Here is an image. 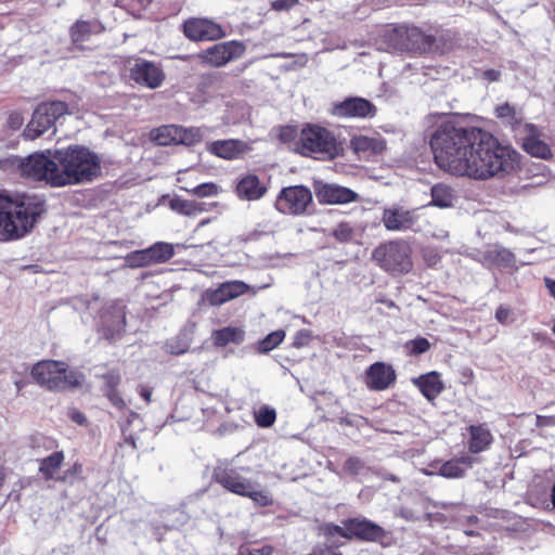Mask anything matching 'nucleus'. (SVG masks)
Here are the masks:
<instances>
[{
    "label": "nucleus",
    "instance_id": "nucleus-24",
    "mask_svg": "<svg viewBox=\"0 0 555 555\" xmlns=\"http://www.w3.org/2000/svg\"><path fill=\"white\" fill-rule=\"evenodd\" d=\"M103 335L107 339H115L126 326V312L121 306H112L102 317Z\"/></svg>",
    "mask_w": 555,
    "mask_h": 555
},
{
    "label": "nucleus",
    "instance_id": "nucleus-42",
    "mask_svg": "<svg viewBox=\"0 0 555 555\" xmlns=\"http://www.w3.org/2000/svg\"><path fill=\"white\" fill-rule=\"evenodd\" d=\"M332 235L339 243H349L354 240L356 232L354 229L348 222L338 223L333 230Z\"/></svg>",
    "mask_w": 555,
    "mask_h": 555
},
{
    "label": "nucleus",
    "instance_id": "nucleus-16",
    "mask_svg": "<svg viewBox=\"0 0 555 555\" xmlns=\"http://www.w3.org/2000/svg\"><path fill=\"white\" fill-rule=\"evenodd\" d=\"M129 66L131 78L150 89L158 88L165 79L164 72L155 63L138 59L129 63Z\"/></svg>",
    "mask_w": 555,
    "mask_h": 555
},
{
    "label": "nucleus",
    "instance_id": "nucleus-33",
    "mask_svg": "<svg viewBox=\"0 0 555 555\" xmlns=\"http://www.w3.org/2000/svg\"><path fill=\"white\" fill-rule=\"evenodd\" d=\"M351 145L357 153L379 154L385 149V143L382 139L365 135L353 138Z\"/></svg>",
    "mask_w": 555,
    "mask_h": 555
},
{
    "label": "nucleus",
    "instance_id": "nucleus-2",
    "mask_svg": "<svg viewBox=\"0 0 555 555\" xmlns=\"http://www.w3.org/2000/svg\"><path fill=\"white\" fill-rule=\"evenodd\" d=\"M47 153L15 158L12 164L24 178L43 181L53 188L89 183L102 175L100 156L86 146L70 145Z\"/></svg>",
    "mask_w": 555,
    "mask_h": 555
},
{
    "label": "nucleus",
    "instance_id": "nucleus-37",
    "mask_svg": "<svg viewBox=\"0 0 555 555\" xmlns=\"http://www.w3.org/2000/svg\"><path fill=\"white\" fill-rule=\"evenodd\" d=\"M206 128H184L178 126V144L194 145L196 143H199L203 140Z\"/></svg>",
    "mask_w": 555,
    "mask_h": 555
},
{
    "label": "nucleus",
    "instance_id": "nucleus-55",
    "mask_svg": "<svg viewBox=\"0 0 555 555\" xmlns=\"http://www.w3.org/2000/svg\"><path fill=\"white\" fill-rule=\"evenodd\" d=\"M8 122L10 128L18 129L23 125V117L17 113L11 114Z\"/></svg>",
    "mask_w": 555,
    "mask_h": 555
},
{
    "label": "nucleus",
    "instance_id": "nucleus-12",
    "mask_svg": "<svg viewBox=\"0 0 555 555\" xmlns=\"http://www.w3.org/2000/svg\"><path fill=\"white\" fill-rule=\"evenodd\" d=\"M377 113L376 106L360 96H349L332 104L331 114L339 118H373Z\"/></svg>",
    "mask_w": 555,
    "mask_h": 555
},
{
    "label": "nucleus",
    "instance_id": "nucleus-27",
    "mask_svg": "<svg viewBox=\"0 0 555 555\" xmlns=\"http://www.w3.org/2000/svg\"><path fill=\"white\" fill-rule=\"evenodd\" d=\"M413 383L418 387L423 396L430 401L436 399L444 388L437 372H430L414 378Z\"/></svg>",
    "mask_w": 555,
    "mask_h": 555
},
{
    "label": "nucleus",
    "instance_id": "nucleus-40",
    "mask_svg": "<svg viewBox=\"0 0 555 555\" xmlns=\"http://www.w3.org/2000/svg\"><path fill=\"white\" fill-rule=\"evenodd\" d=\"M285 333L284 331H275L268 334L258 344L259 352L266 353L278 347L284 339Z\"/></svg>",
    "mask_w": 555,
    "mask_h": 555
},
{
    "label": "nucleus",
    "instance_id": "nucleus-10",
    "mask_svg": "<svg viewBox=\"0 0 555 555\" xmlns=\"http://www.w3.org/2000/svg\"><path fill=\"white\" fill-rule=\"evenodd\" d=\"M312 205V193L304 185L283 188L276 196L275 207L284 215L300 216Z\"/></svg>",
    "mask_w": 555,
    "mask_h": 555
},
{
    "label": "nucleus",
    "instance_id": "nucleus-50",
    "mask_svg": "<svg viewBox=\"0 0 555 555\" xmlns=\"http://www.w3.org/2000/svg\"><path fill=\"white\" fill-rule=\"evenodd\" d=\"M511 310L505 306H500L495 311V319L501 324H507L509 322Z\"/></svg>",
    "mask_w": 555,
    "mask_h": 555
},
{
    "label": "nucleus",
    "instance_id": "nucleus-8",
    "mask_svg": "<svg viewBox=\"0 0 555 555\" xmlns=\"http://www.w3.org/2000/svg\"><path fill=\"white\" fill-rule=\"evenodd\" d=\"M390 47L399 51H412L423 53L429 50L434 38L426 35L418 27L398 25L389 28L385 34Z\"/></svg>",
    "mask_w": 555,
    "mask_h": 555
},
{
    "label": "nucleus",
    "instance_id": "nucleus-58",
    "mask_svg": "<svg viewBox=\"0 0 555 555\" xmlns=\"http://www.w3.org/2000/svg\"><path fill=\"white\" fill-rule=\"evenodd\" d=\"M72 420L76 422L77 424H83L86 422V417L80 412H73L72 413Z\"/></svg>",
    "mask_w": 555,
    "mask_h": 555
},
{
    "label": "nucleus",
    "instance_id": "nucleus-56",
    "mask_svg": "<svg viewBox=\"0 0 555 555\" xmlns=\"http://www.w3.org/2000/svg\"><path fill=\"white\" fill-rule=\"evenodd\" d=\"M297 0H275L273 2V9L275 10H284L289 9L294 4H296Z\"/></svg>",
    "mask_w": 555,
    "mask_h": 555
},
{
    "label": "nucleus",
    "instance_id": "nucleus-14",
    "mask_svg": "<svg viewBox=\"0 0 555 555\" xmlns=\"http://www.w3.org/2000/svg\"><path fill=\"white\" fill-rule=\"evenodd\" d=\"M185 37L192 41H212L225 37V31L218 23L208 20L193 17L183 24Z\"/></svg>",
    "mask_w": 555,
    "mask_h": 555
},
{
    "label": "nucleus",
    "instance_id": "nucleus-21",
    "mask_svg": "<svg viewBox=\"0 0 555 555\" xmlns=\"http://www.w3.org/2000/svg\"><path fill=\"white\" fill-rule=\"evenodd\" d=\"M268 189L264 182L255 173H244L236 179L235 193L243 201H258Z\"/></svg>",
    "mask_w": 555,
    "mask_h": 555
},
{
    "label": "nucleus",
    "instance_id": "nucleus-44",
    "mask_svg": "<svg viewBox=\"0 0 555 555\" xmlns=\"http://www.w3.org/2000/svg\"><path fill=\"white\" fill-rule=\"evenodd\" d=\"M324 534H325V537L327 539V542L330 544L335 545L336 547H338L340 544L336 543L333 540L335 537H340V538L348 539V530L346 529L344 524H343V527L338 526V525L327 524L324 527Z\"/></svg>",
    "mask_w": 555,
    "mask_h": 555
},
{
    "label": "nucleus",
    "instance_id": "nucleus-54",
    "mask_svg": "<svg viewBox=\"0 0 555 555\" xmlns=\"http://www.w3.org/2000/svg\"><path fill=\"white\" fill-rule=\"evenodd\" d=\"M177 180L181 185L194 186L189 170H179Z\"/></svg>",
    "mask_w": 555,
    "mask_h": 555
},
{
    "label": "nucleus",
    "instance_id": "nucleus-46",
    "mask_svg": "<svg viewBox=\"0 0 555 555\" xmlns=\"http://www.w3.org/2000/svg\"><path fill=\"white\" fill-rule=\"evenodd\" d=\"M188 349H189V344L182 339L168 341L166 344V350L171 354L179 356V354L186 352Z\"/></svg>",
    "mask_w": 555,
    "mask_h": 555
},
{
    "label": "nucleus",
    "instance_id": "nucleus-45",
    "mask_svg": "<svg viewBox=\"0 0 555 555\" xmlns=\"http://www.w3.org/2000/svg\"><path fill=\"white\" fill-rule=\"evenodd\" d=\"M410 352L413 354H421L430 348V343L424 337H417L408 343Z\"/></svg>",
    "mask_w": 555,
    "mask_h": 555
},
{
    "label": "nucleus",
    "instance_id": "nucleus-48",
    "mask_svg": "<svg viewBox=\"0 0 555 555\" xmlns=\"http://www.w3.org/2000/svg\"><path fill=\"white\" fill-rule=\"evenodd\" d=\"M107 389H116L120 383V375L115 371H109L103 376Z\"/></svg>",
    "mask_w": 555,
    "mask_h": 555
},
{
    "label": "nucleus",
    "instance_id": "nucleus-63",
    "mask_svg": "<svg viewBox=\"0 0 555 555\" xmlns=\"http://www.w3.org/2000/svg\"><path fill=\"white\" fill-rule=\"evenodd\" d=\"M537 420H538V425H543V424H544V423L542 422L543 417L538 416V418H537Z\"/></svg>",
    "mask_w": 555,
    "mask_h": 555
},
{
    "label": "nucleus",
    "instance_id": "nucleus-61",
    "mask_svg": "<svg viewBox=\"0 0 555 555\" xmlns=\"http://www.w3.org/2000/svg\"><path fill=\"white\" fill-rule=\"evenodd\" d=\"M307 60H308V59H307V55H305V54H302V55H300V56H299V62H300V64H302V65L307 63Z\"/></svg>",
    "mask_w": 555,
    "mask_h": 555
},
{
    "label": "nucleus",
    "instance_id": "nucleus-52",
    "mask_svg": "<svg viewBox=\"0 0 555 555\" xmlns=\"http://www.w3.org/2000/svg\"><path fill=\"white\" fill-rule=\"evenodd\" d=\"M336 546L325 545V546H319L315 547L310 555H341L339 552L336 551Z\"/></svg>",
    "mask_w": 555,
    "mask_h": 555
},
{
    "label": "nucleus",
    "instance_id": "nucleus-23",
    "mask_svg": "<svg viewBox=\"0 0 555 555\" xmlns=\"http://www.w3.org/2000/svg\"><path fill=\"white\" fill-rule=\"evenodd\" d=\"M396 379L393 369L384 362H375L366 370L365 384L371 390H385Z\"/></svg>",
    "mask_w": 555,
    "mask_h": 555
},
{
    "label": "nucleus",
    "instance_id": "nucleus-18",
    "mask_svg": "<svg viewBox=\"0 0 555 555\" xmlns=\"http://www.w3.org/2000/svg\"><path fill=\"white\" fill-rule=\"evenodd\" d=\"M348 530V539L377 542L386 537V530L366 518H349L343 521Z\"/></svg>",
    "mask_w": 555,
    "mask_h": 555
},
{
    "label": "nucleus",
    "instance_id": "nucleus-59",
    "mask_svg": "<svg viewBox=\"0 0 555 555\" xmlns=\"http://www.w3.org/2000/svg\"><path fill=\"white\" fill-rule=\"evenodd\" d=\"M140 395L144 398L145 401L150 402L151 400V391L142 388Z\"/></svg>",
    "mask_w": 555,
    "mask_h": 555
},
{
    "label": "nucleus",
    "instance_id": "nucleus-25",
    "mask_svg": "<svg viewBox=\"0 0 555 555\" xmlns=\"http://www.w3.org/2000/svg\"><path fill=\"white\" fill-rule=\"evenodd\" d=\"M494 115L503 125L511 127L515 137L519 133L520 129L528 124L525 122L522 108L512 105L508 102L498 105L494 109Z\"/></svg>",
    "mask_w": 555,
    "mask_h": 555
},
{
    "label": "nucleus",
    "instance_id": "nucleus-51",
    "mask_svg": "<svg viewBox=\"0 0 555 555\" xmlns=\"http://www.w3.org/2000/svg\"><path fill=\"white\" fill-rule=\"evenodd\" d=\"M106 396H107L108 400L112 402V404L115 405L116 408H118V409L125 408V402L116 389H107Z\"/></svg>",
    "mask_w": 555,
    "mask_h": 555
},
{
    "label": "nucleus",
    "instance_id": "nucleus-38",
    "mask_svg": "<svg viewBox=\"0 0 555 555\" xmlns=\"http://www.w3.org/2000/svg\"><path fill=\"white\" fill-rule=\"evenodd\" d=\"M180 189L197 197L216 196L220 192V186L214 182H205L194 186L181 185Z\"/></svg>",
    "mask_w": 555,
    "mask_h": 555
},
{
    "label": "nucleus",
    "instance_id": "nucleus-29",
    "mask_svg": "<svg viewBox=\"0 0 555 555\" xmlns=\"http://www.w3.org/2000/svg\"><path fill=\"white\" fill-rule=\"evenodd\" d=\"M431 202L429 205L439 208H450L457 201L455 190L446 183H437L430 190Z\"/></svg>",
    "mask_w": 555,
    "mask_h": 555
},
{
    "label": "nucleus",
    "instance_id": "nucleus-15",
    "mask_svg": "<svg viewBox=\"0 0 555 555\" xmlns=\"http://www.w3.org/2000/svg\"><path fill=\"white\" fill-rule=\"evenodd\" d=\"M475 459L466 455L455 457L444 463L439 461L433 462L428 468H423L422 472L426 476L439 475L444 478H462L465 476L467 469L473 467Z\"/></svg>",
    "mask_w": 555,
    "mask_h": 555
},
{
    "label": "nucleus",
    "instance_id": "nucleus-6",
    "mask_svg": "<svg viewBox=\"0 0 555 555\" xmlns=\"http://www.w3.org/2000/svg\"><path fill=\"white\" fill-rule=\"evenodd\" d=\"M296 151L304 156L333 158L337 154V142L327 129L307 125L300 131L296 142Z\"/></svg>",
    "mask_w": 555,
    "mask_h": 555
},
{
    "label": "nucleus",
    "instance_id": "nucleus-28",
    "mask_svg": "<svg viewBox=\"0 0 555 555\" xmlns=\"http://www.w3.org/2000/svg\"><path fill=\"white\" fill-rule=\"evenodd\" d=\"M480 261L488 268L509 267L514 262V255L502 246H492L481 254Z\"/></svg>",
    "mask_w": 555,
    "mask_h": 555
},
{
    "label": "nucleus",
    "instance_id": "nucleus-26",
    "mask_svg": "<svg viewBox=\"0 0 555 555\" xmlns=\"http://www.w3.org/2000/svg\"><path fill=\"white\" fill-rule=\"evenodd\" d=\"M468 450L472 453H480L490 448L493 435L486 424L470 425L468 427Z\"/></svg>",
    "mask_w": 555,
    "mask_h": 555
},
{
    "label": "nucleus",
    "instance_id": "nucleus-5",
    "mask_svg": "<svg viewBox=\"0 0 555 555\" xmlns=\"http://www.w3.org/2000/svg\"><path fill=\"white\" fill-rule=\"evenodd\" d=\"M31 376L49 390H65L81 385L83 375L77 371H68L65 362L44 360L31 369Z\"/></svg>",
    "mask_w": 555,
    "mask_h": 555
},
{
    "label": "nucleus",
    "instance_id": "nucleus-34",
    "mask_svg": "<svg viewBox=\"0 0 555 555\" xmlns=\"http://www.w3.org/2000/svg\"><path fill=\"white\" fill-rule=\"evenodd\" d=\"M64 459V453L62 451H56L39 461V472L46 480L54 478V474L63 464Z\"/></svg>",
    "mask_w": 555,
    "mask_h": 555
},
{
    "label": "nucleus",
    "instance_id": "nucleus-11",
    "mask_svg": "<svg viewBox=\"0 0 555 555\" xmlns=\"http://www.w3.org/2000/svg\"><path fill=\"white\" fill-rule=\"evenodd\" d=\"M246 50L243 42L237 40L214 44L197 54V59L205 65L221 67L229 62L241 57Z\"/></svg>",
    "mask_w": 555,
    "mask_h": 555
},
{
    "label": "nucleus",
    "instance_id": "nucleus-4",
    "mask_svg": "<svg viewBox=\"0 0 555 555\" xmlns=\"http://www.w3.org/2000/svg\"><path fill=\"white\" fill-rule=\"evenodd\" d=\"M249 472L248 467H217L214 472L215 480L228 491L244 498L253 500L259 506L266 507L272 505L271 494L251 479L245 477L242 473Z\"/></svg>",
    "mask_w": 555,
    "mask_h": 555
},
{
    "label": "nucleus",
    "instance_id": "nucleus-9",
    "mask_svg": "<svg viewBox=\"0 0 555 555\" xmlns=\"http://www.w3.org/2000/svg\"><path fill=\"white\" fill-rule=\"evenodd\" d=\"M68 113V106L62 101L41 103L33 113L23 135L27 140H35L54 127L55 121Z\"/></svg>",
    "mask_w": 555,
    "mask_h": 555
},
{
    "label": "nucleus",
    "instance_id": "nucleus-31",
    "mask_svg": "<svg viewBox=\"0 0 555 555\" xmlns=\"http://www.w3.org/2000/svg\"><path fill=\"white\" fill-rule=\"evenodd\" d=\"M216 346L224 347L229 344H242L244 341V331L240 327L227 326L215 331L212 334Z\"/></svg>",
    "mask_w": 555,
    "mask_h": 555
},
{
    "label": "nucleus",
    "instance_id": "nucleus-39",
    "mask_svg": "<svg viewBox=\"0 0 555 555\" xmlns=\"http://www.w3.org/2000/svg\"><path fill=\"white\" fill-rule=\"evenodd\" d=\"M276 420L275 409L269 405H262L255 412V422L259 427H271Z\"/></svg>",
    "mask_w": 555,
    "mask_h": 555
},
{
    "label": "nucleus",
    "instance_id": "nucleus-22",
    "mask_svg": "<svg viewBox=\"0 0 555 555\" xmlns=\"http://www.w3.org/2000/svg\"><path fill=\"white\" fill-rule=\"evenodd\" d=\"M206 150L219 158L232 160L240 158L250 147L242 140L228 139L210 142L207 144Z\"/></svg>",
    "mask_w": 555,
    "mask_h": 555
},
{
    "label": "nucleus",
    "instance_id": "nucleus-36",
    "mask_svg": "<svg viewBox=\"0 0 555 555\" xmlns=\"http://www.w3.org/2000/svg\"><path fill=\"white\" fill-rule=\"evenodd\" d=\"M152 139L158 145L178 144V126L167 125L163 126L152 132Z\"/></svg>",
    "mask_w": 555,
    "mask_h": 555
},
{
    "label": "nucleus",
    "instance_id": "nucleus-13",
    "mask_svg": "<svg viewBox=\"0 0 555 555\" xmlns=\"http://www.w3.org/2000/svg\"><path fill=\"white\" fill-rule=\"evenodd\" d=\"M382 224L390 232H405L414 229L417 223L416 209H406L395 204L383 209Z\"/></svg>",
    "mask_w": 555,
    "mask_h": 555
},
{
    "label": "nucleus",
    "instance_id": "nucleus-64",
    "mask_svg": "<svg viewBox=\"0 0 555 555\" xmlns=\"http://www.w3.org/2000/svg\"><path fill=\"white\" fill-rule=\"evenodd\" d=\"M207 223H208V220H207V219H206V220H202V221L199 222V227H203V225H205V224H207Z\"/></svg>",
    "mask_w": 555,
    "mask_h": 555
},
{
    "label": "nucleus",
    "instance_id": "nucleus-60",
    "mask_svg": "<svg viewBox=\"0 0 555 555\" xmlns=\"http://www.w3.org/2000/svg\"><path fill=\"white\" fill-rule=\"evenodd\" d=\"M551 501H552L553 507L555 508V483L553 485L552 490H551Z\"/></svg>",
    "mask_w": 555,
    "mask_h": 555
},
{
    "label": "nucleus",
    "instance_id": "nucleus-19",
    "mask_svg": "<svg viewBox=\"0 0 555 555\" xmlns=\"http://www.w3.org/2000/svg\"><path fill=\"white\" fill-rule=\"evenodd\" d=\"M315 195L321 204H348L357 202L359 195L345 186L324 183L315 188Z\"/></svg>",
    "mask_w": 555,
    "mask_h": 555
},
{
    "label": "nucleus",
    "instance_id": "nucleus-57",
    "mask_svg": "<svg viewBox=\"0 0 555 555\" xmlns=\"http://www.w3.org/2000/svg\"><path fill=\"white\" fill-rule=\"evenodd\" d=\"M545 286L548 289V292L551 293V295L553 297H555V280L546 278L545 279Z\"/></svg>",
    "mask_w": 555,
    "mask_h": 555
},
{
    "label": "nucleus",
    "instance_id": "nucleus-1",
    "mask_svg": "<svg viewBox=\"0 0 555 555\" xmlns=\"http://www.w3.org/2000/svg\"><path fill=\"white\" fill-rule=\"evenodd\" d=\"M436 164L455 177L477 181L503 179L517 171L520 155L487 130L444 121L430 139Z\"/></svg>",
    "mask_w": 555,
    "mask_h": 555
},
{
    "label": "nucleus",
    "instance_id": "nucleus-7",
    "mask_svg": "<svg viewBox=\"0 0 555 555\" xmlns=\"http://www.w3.org/2000/svg\"><path fill=\"white\" fill-rule=\"evenodd\" d=\"M373 260L391 274L408 273L412 269L411 248L403 240L386 242L373 250Z\"/></svg>",
    "mask_w": 555,
    "mask_h": 555
},
{
    "label": "nucleus",
    "instance_id": "nucleus-53",
    "mask_svg": "<svg viewBox=\"0 0 555 555\" xmlns=\"http://www.w3.org/2000/svg\"><path fill=\"white\" fill-rule=\"evenodd\" d=\"M482 78L489 82L499 81L501 78V72L493 68L486 69L482 73Z\"/></svg>",
    "mask_w": 555,
    "mask_h": 555
},
{
    "label": "nucleus",
    "instance_id": "nucleus-62",
    "mask_svg": "<svg viewBox=\"0 0 555 555\" xmlns=\"http://www.w3.org/2000/svg\"><path fill=\"white\" fill-rule=\"evenodd\" d=\"M276 56H279V57H289V56H292V54L291 53H279V54H276Z\"/></svg>",
    "mask_w": 555,
    "mask_h": 555
},
{
    "label": "nucleus",
    "instance_id": "nucleus-47",
    "mask_svg": "<svg viewBox=\"0 0 555 555\" xmlns=\"http://www.w3.org/2000/svg\"><path fill=\"white\" fill-rule=\"evenodd\" d=\"M345 470L352 475H358L363 468L364 463L361 459L356 456H350L346 462L344 466Z\"/></svg>",
    "mask_w": 555,
    "mask_h": 555
},
{
    "label": "nucleus",
    "instance_id": "nucleus-49",
    "mask_svg": "<svg viewBox=\"0 0 555 555\" xmlns=\"http://www.w3.org/2000/svg\"><path fill=\"white\" fill-rule=\"evenodd\" d=\"M297 135V131L294 127H283L280 129L279 139L282 142H291L293 141Z\"/></svg>",
    "mask_w": 555,
    "mask_h": 555
},
{
    "label": "nucleus",
    "instance_id": "nucleus-41",
    "mask_svg": "<svg viewBox=\"0 0 555 555\" xmlns=\"http://www.w3.org/2000/svg\"><path fill=\"white\" fill-rule=\"evenodd\" d=\"M125 260L130 268H144L152 266L146 248L129 253Z\"/></svg>",
    "mask_w": 555,
    "mask_h": 555
},
{
    "label": "nucleus",
    "instance_id": "nucleus-32",
    "mask_svg": "<svg viewBox=\"0 0 555 555\" xmlns=\"http://www.w3.org/2000/svg\"><path fill=\"white\" fill-rule=\"evenodd\" d=\"M151 264L165 263L175 255V246L167 242H156L146 248Z\"/></svg>",
    "mask_w": 555,
    "mask_h": 555
},
{
    "label": "nucleus",
    "instance_id": "nucleus-35",
    "mask_svg": "<svg viewBox=\"0 0 555 555\" xmlns=\"http://www.w3.org/2000/svg\"><path fill=\"white\" fill-rule=\"evenodd\" d=\"M170 208L183 216H196L205 210L203 203L188 201L183 198H172L169 203Z\"/></svg>",
    "mask_w": 555,
    "mask_h": 555
},
{
    "label": "nucleus",
    "instance_id": "nucleus-3",
    "mask_svg": "<svg viewBox=\"0 0 555 555\" xmlns=\"http://www.w3.org/2000/svg\"><path fill=\"white\" fill-rule=\"evenodd\" d=\"M44 202L25 193L0 194V233L5 241L18 240L29 233L43 212Z\"/></svg>",
    "mask_w": 555,
    "mask_h": 555
},
{
    "label": "nucleus",
    "instance_id": "nucleus-20",
    "mask_svg": "<svg viewBox=\"0 0 555 555\" xmlns=\"http://www.w3.org/2000/svg\"><path fill=\"white\" fill-rule=\"evenodd\" d=\"M247 288L248 286L242 281L224 282L215 289L206 291L204 299L211 306H221L243 295Z\"/></svg>",
    "mask_w": 555,
    "mask_h": 555
},
{
    "label": "nucleus",
    "instance_id": "nucleus-17",
    "mask_svg": "<svg viewBox=\"0 0 555 555\" xmlns=\"http://www.w3.org/2000/svg\"><path fill=\"white\" fill-rule=\"evenodd\" d=\"M521 141L522 149L533 157L546 159L551 157L550 145L543 140V134L533 124H527L516 135Z\"/></svg>",
    "mask_w": 555,
    "mask_h": 555
},
{
    "label": "nucleus",
    "instance_id": "nucleus-30",
    "mask_svg": "<svg viewBox=\"0 0 555 555\" xmlns=\"http://www.w3.org/2000/svg\"><path fill=\"white\" fill-rule=\"evenodd\" d=\"M103 31L102 24L96 20L77 21L70 28V37L75 43H82L90 39L92 35Z\"/></svg>",
    "mask_w": 555,
    "mask_h": 555
},
{
    "label": "nucleus",
    "instance_id": "nucleus-43",
    "mask_svg": "<svg viewBox=\"0 0 555 555\" xmlns=\"http://www.w3.org/2000/svg\"><path fill=\"white\" fill-rule=\"evenodd\" d=\"M29 446L40 454L41 449L44 451L53 450L56 447V443L55 440L43 435H34L29 438Z\"/></svg>",
    "mask_w": 555,
    "mask_h": 555
}]
</instances>
